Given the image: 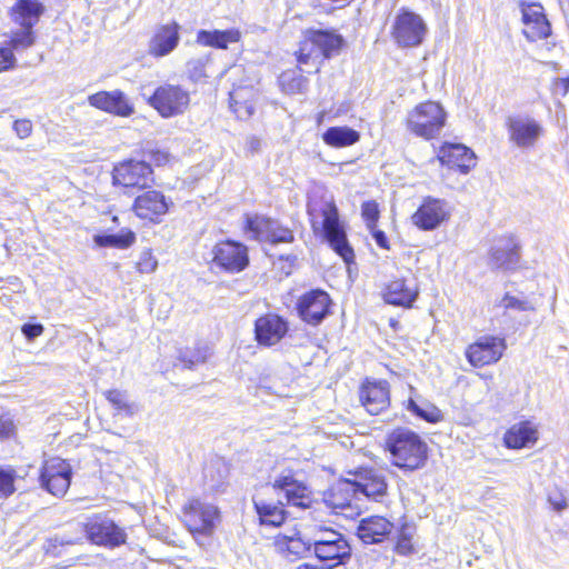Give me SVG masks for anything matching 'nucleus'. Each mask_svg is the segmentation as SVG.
Listing matches in <instances>:
<instances>
[{
	"instance_id": "1",
	"label": "nucleus",
	"mask_w": 569,
	"mask_h": 569,
	"mask_svg": "<svg viewBox=\"0 0 569 569\" xmlns=\"http://www.w3.org/2000/svg\"><path fill=\"white\" fill-rule=\"evenodd\" d=\"M308 214L313 230H321L330 248L346 263L353 261V249L348 242L346 229L339 220L338 208L332 198L323 199L322 201L310 200L308 203Z\"/></svg>"
},
{
	"instance_id": "2",
	"label": "nucleus",
	"mask_w": 569,
	"mask_h": 569,
	"mask_svg": "<svg viewBox=\"0 0 569 569\" xmlns=\"http://www.w3.org/2000/svg\"><path fill=\"white\" fill-rule=\"evenodd\" d=\"M395 466L415 470L421 467L427 459V445L419 435L407 428L391 431L386 440Z\"/></svg>"
},
{
	"instance_id": "3",
	"label": "nucleus",
	"mask_w": 569,
	"mask_h": 569,
	"mask_svg": "<svg viewBox=\"0 0 569 569\" xmlns=\"http://www.w3.org/2000/svg\"><path fill=\"white\" fill-rule=\"evenodd\" d=\"M447 120L442 106L426 101L416 106L407 117V129L417 137L430 140L440 134Z\"/></svg>"
},
{
	"instance_id": "4",
	"label": "nucleus",
	"mask_w": 569,
	"mask_h": 569,
	"mask_svg": "<svg viewBox=\"0 0 569 569\" xmlns=\"http://www.w3.org/2000/svg\"><path fill=\"white\" fill-rule=\"evenodd\" d=\"M183 521L198 543L203 546L204 542L200 539H208L213 535L220 522V512L212 503L192 499L183 507Z\"/></svg>"
},
{
	"instance_id": "5",
	"label": "nucleus",
	"mask_w": 569,
	"mask_h": 569,
	"mask_svg": "<svg viewBox=\"0 0 569 569\" xmlns=\"http://www.w3.org/2000/svg\"><path fill=\"white\" fill-rule=\"evenodd\" d=\"M343 43L341 36L327 30H308L300 44L298 62L307 64L320 58H330L337 54Z\"/></svg>"
},
{
	"instance_id": "6",
	"label": "nucleus",
	"mask_w": 569,
	"mask_h": 569,
	"mask_svg": "<svg viewBox=\"0 0 569 569\" xmlns=\"http://www.w3.org/2000/svg\"><path fill=\"white\" fill-rule=\"evenodd\" d=\"M427 33L423 19L409 10L401 9L391 26V37L401 48L417 47L422 43Z\"/></svg>"
},
{
	"instance_id": "7",
	"label": "nucleus",
	"mask_w": 569,
	"mask_h": 569,
	"mask_svg": "<svg viewBox=\"0 0 569 569\" xmlns=\"http://www.w3.org/2000/svg\"><path fill=\"white\" fill-rule=\"evenodd\" d=\"M149 104L163 118L184 113L190 104L189 91L178 84L164 83L149 98Z\"/></svg>"
},
{
	"instance_id": "8",
	"label": "nucleus",
	"mask_w": 569,
	"mask_h": 569,
	"mask_svg": "<svg viewBox=\"0 0 569 569\" xmlns=\"http://www.w3.org/2000/svg\"><path fill=\"white\" fill-rule=\"evenodd\" d=\"M87 539L96 546L114 549L126 543V529L104 516L89 518L83 525Z\"/></svg>"
},
{
	"instance_id": "9",
	"label": "nucleus",
	"mask_w": 569,
	"mask_h": 569,
	"mask_svg": "<svg viewBox=\"0 0 569 569\" xmlns=\"http://www.w3.org/2000/svg\"><path fill=\"white\" fill-rule=\"evenodd\" d=\"M451 217V208L443 199L426 197L416 212L411 216V222L419 230L432 231L439 228Z\"/></svg>"
},
{
	"instance_id": "10",
	"label": "nucleus",
	"mask_w": 569,
	"mask_h": 569,
	"mask_svg": "<svg viewBox=\"0 0 569 569\" xmlns=\"http://www.w3.org/2000/svg\"><path fill=\"white\" fill-rule=\"evenodd\" d=\"M153 182V171L146 161L129 160L113 169V183L128 189L149 188Z\"/></svg>"
},
{
	"instance_id": "11",
	"label": "nucleus",
	"mask_w": 569,
	"mask_h": 569,
	"mask_svg": "<svg viewBox=\"0 0 569 569\" xmlns=\"http://www.w3.org/2000/svg\"><path fill=\"white\" fill-rule=\"evenodd\" d=\"M71 481L70 465L58 457L47 460L40 473V485L56 497H62L67 492Z\"/></svg>"
},
{
	"instance_id": "12",
	"label": "nucleus",
	"mask_w": 569,
	"mask_h": 569,
	"mask_svg": "<svg viewBox=\"0 0 569 569\" xmlns=\"http://www.w3.org/2000/svg\"><path fill=\"white\" fill-rule=\"evenodd\" d=\"M507 128L509 140L521 149L533 148L545 132L542 124L530 116L510 117Z\"/></svg>"
},
{
	"instance_id": "13",
	"label": "nucleus",
	"mask_w": 569,
	"mask_h": 569,
	"mask_svg": "<svg viewBox=\"0 0 569 569\" xmlns=\"http://www.w3.org/2000/svg\"><path fill=\"white\" fill-rule=\"evenodd\" d=\"M506 348L503 338L486 336L467 348L466 357L473 367H483L497 362Z\"/></svg>"
},
{
	"instance_id": "14",
	"label": "nucleus",
	"mask_w": 569,
	"mask_h": 569,
	"mask_svg": "<svg viewBox=\"0 0 569 569\" xmlns=\"http://www.w3.org/2000/svg\"><path fill=\"white\" fill-rule=\"evenodd\" d=\"M330 303V297L326 291L315 289L299 298L297 309L305 322L317 326L329 313Z\"/></svg>"
},
{
	"instance_id": "15",
	"label": "nucleus",
	"mask_w": 569,
	"mask_h": 569,
	"mask_svg": "<svg viewBox=\"0 0 569 569\" xmlns=\"http://www.w3.org/2000/svg\"><path fill=\"white\" fill-rule=\"evenodd\" d=\"M247 229L256 240L271 243L292 242L293 233L281 227L276 220L256 216L247 219Z\"/></svg>"
},
{
	"instance_id": "16",
	"label": "nucleus",
	"mask_w": 569,
	"mask_h": 569,
	"mask_svg": "<svg viewBox=\"0 0 569 569\" xmlns=\"http://www.w3.org/2000/svg\"><path fill=\"white\" fill-rule=\"evenodd\" d=\"M361 405L370 415H379L390 405V388L386 380H366L359 391Z\"/></svg>"
},
{
	"instance_id": "17",
	"label": "nucleus",
	"mask_w": 569,
	"mask_h": 569,
	"mask_svg": "<svg viewBox=\"0 0 569 569\" xmlns=\"http://www.w3.org/2000/svg\"><path fill=\"white\" fill-rule=\"evenodd\" d=\"M272 488L283 493L287 503L307 508L311 502V491L309 488L291 473L283 471L276 477Z\"/></svg>"
},
{
	"instance_id": "18",
	"label": "nucleus",
	"mask_w": 569,
	"mask_h": 569,
	"mask_svg": "<svg viewBox=\"0 0 569 569\" xmlns=\"http://www.w3.org/2000/svg\"><path fill=\"white\" fill-rule=\"evenodd\" d=\"M213 261L230 272L243 270L249 262L247 248L234 241L218 243L213 249Z\"/></svg>"
},
{
	"instance_id": "19",
	"label": "nucleus",
	"mask_w": 569,
	"mask_h": 569,
	"mask_svg": "<svg viewBox=\"0 0 569 569\" xmlns=\"http://www.w3.org/2000/svg\"><path fill=\"white\" fill-rule=\"evenodd\" d=\"M170 204L172 202L163 193L149 190L136 198L132 209L140 219L158 222L168 212Z\"/></svg>"
},
{
	"instance_id": "20",
	"label": "nucleus",
	"mask_w": 569,
	"mask_h": 569,
	"mask_svg": "<svg viewBox=\"0 0 569 569\" xmlns=\"http://www.w3.org/2000/svg\"><path fill=\"white\" fill-rule=\"evenodd\" d=\"M88 102L91 107L118 117H130L134 112L133 106L120 90L99 91L89 96Z\"/></svg>"
},
{
	"instance_id": "21",
	"label": "nucleus",
	"mask_w": 569,
	"mask_h": 569,
	"mask_svg": "<svg viewBox=\"0 0 569 569\" xmlns=\"http://www.w3.org/2000/svg\"><path fill=\"white\" fill-rule=\"evenodd\" d=\"M288 322L278 315L268 313L256 320L254 333L259 345H277L288 332Z\"/></svg>"
},
{
	"instance_id": "22",
	"label": "nucleus",
	"mask_w": 569,
	"mask_h": 569,
	"mask_svg": "<svg viewBox=\"0 0 569 569\" xmlns=\"http://www.w3.org/2000/svg\"><path fill=\"white\" fill-rule=\"evenodd\" d=\"M438 159L449 168H456L461 173H468L476 166L475 152L461 143H445L438 152Z\"/></svg>"
},
{
	"instance_id": "23",
	"label": "nucleus",
	"mask_w": 569,
	"mask_h": 569,
	"mask_svg": "<svg viewBox=\"0 0 569 569\" xmlns=\"http://www.w3.org/2000/svg\"><path fill=\"white\" fill-rule=\"evenodd\" d=\"M357 495H363L368 499L379 501L387 495V482L381 472L373 469H365L350 479Z\"/></svg>"
},
{
	"instance_id": "24",
	"label": "nucleus",
	"mask_w": 569,
	"mask_h": 569,
	"mask_svg": "<svg viewBox=\"0 0 569 569\" xmlns=\"http://www.w3.org/2000/svg\"><path fill=\"white\" fill-rule=\"evenodd\" d=\"M521 11L522 22L525 24L523 34L529 41L546 39L550 36V23L540 4L531 3L523 6Z\"/></svg>"
},
{
	"instance_id": "25",
	"label": "nucleus",
	"mask_w": 569,
	"mask_h": 569,
	"mask_svg": "<svg viewBox=\"0 0 569 569\" xmlns=\"http://www.w3.org/2000/svg\"><path fill=\"white\" fill-rule=\"evenodd\" d=\"M520 260L519 246L513 238L498 240L490 250L488 264L497 270H512Z\"/></svg>"
},
{
	"instance_id": "26",
	"label": "nucleus",
	"mask_w": 569,
	"mask_h": 569,
	"mask_svg": "<svg viewBox=\"0 0 569 569\" xmlns=\"http://www.w3.org/2000/svg\"><path fill=\"white\" fill-rule=\"evenodd\" d=\"M393 530V523L381 516L362 518L357 528L359 539L365 543L382 542Z\"/></svg>"
},
{
	"instance_id": "27",
	"label": "nucleus",
	"mask_w": 569,
	"mask_h": 569,
	"mask_svg": "<svg viewBox=\"0 0 569 569\" xmlns=\"http://www.w3.org/2000/svg\"><path fill=\"white\" fill-rule=\"evenodd\" d=\"M179 24L176 22L159 27L149 42V53L160 58L171 53L180 41Z\"/></svg>"
},
{
	"instance_id": "28",
	"label": "nucleus",
	"mask_w": 569,
	"mask_h": 569,
	"mask_svg": "<svg viewBox=\"0 0 569 569\" xmlns=\"http://www.w3.org/2000/svg\"><path fill=\"white\" fill-rule=\"evenodd\" d=\"M315 556L329 568L345 565L351 558V548L347 539L342 536L332 542L318 546L313 550Z\"/></svg>"
},
{
	"instance_id": "29",
	"label": "nucleus",
	"mask_w": 569,
	"mask_h": 569,
	"mask_svg": "<svg viewBox=\"0 0 569 569\" xmlns=\"http://www.w3.org/2000/svg\"><path fill=\"white\" fill-rule=\"evenodd\" d=\"M538 440V429L530 421H521L510 427L505 433L503 441L508 448H530Z\"/></svg>"
},
{
	"instance_id": "30",
	"label": "nucleus",
	"mask_w": 569,
	"mask_h": 569,
	"mask_svg": "<svg viewBox=\"0 0 569 569\" xmlns=\"http://www.w3.org/2000/svg\"><path fill=\"white\" fill-rule=\"evenodd\" d=\"M418 290L405 279H396L387 284L383 299L387 303L409 308L417 299Z\"/></svg>"
},
{
	"instance_id": "31",
	"label": "nucleus",
	"mask_w": 569,
	"mask_h": 569,
	"mask_svg": "<svg viewBox=\"0 0 569 569\" xmlns=\"http://www.w3.org/2000/svg\"><path fill=\"white\" fill-rule=\"evenodd\" d=\"M241 37V31L236 28L228 30H200L197 33V42L201 46L226 50L229 44L238 43Z\"/></svg>"
},
{
	"instance_id": "32",
	"label": "nucleus",
	"mask_w": 569,
	"mask_h": 569,
	"mask_svg": "<svg viewBox=\"0 0 569 569\" xmlns=\"http://www.w3.org/2000/svg\"><path fill=\"white\" fill-rule=\"evenodd\" d=\"M252 500L261 525L279 527L283 523L286 511L282 507V502H268L260 493L254 495Z\"/></svg>"
},
{
	"instance_id": "33",
	"label": "nucleus",
	"mask_w": 569,
	"mask_h": 569,
	"mask_svg": "<svg viewBox=\"0 0 569 569\" xmlns=\"http://www.w3.org/2000/svg\"><path fill=\"white\" fill-rule=\"evenodd\" d=\"M357 496L355 485L350 479H342L335 483L325 496L326 503L335 510L350 507Z\"/></svg>"
},
{
	"instance_id": "34",
	"label": "nucleus",
	"mask_w": 569,
	"mask_h": 569,
	"mask_svg": "<svg viewBox=\"0 0 569 569\" xmlns=\"http://www.w3.org/2000/svg\"><path fill=\"white\" fill-rule=\"evenodd\" d=\"M276 550L283 556L302 557L311 550L310 539L300 535H279L274 540Z\"/></svg>"
},
{
	"instance_id": "35",
	"label": "nucleus",
	"mask_w": 569,
	"mask_h": 569,
	"mask_svg": "<svg viewBox=\"0 0 569 569\" xmlns=\"http://www.w3.org/2000/svg\"><path fill=\"white\" fill-rule=\"evenodd\" d=\"M253 96V89L251 86H239L230 91V107L240 119L249 118L253 111L254 106L250 101Z\"/></svg>"
},
{
	"instance_id": "36",
	"label": "nucleus",
	"mask_w": 569,
	"mask_h": 569,
	"mask_svg": "<svg viewBox=\"0 0 569 569\" xmlns=\"http://www.w3.org/2000/svg\"><path fill=\"white\" fill-rule=\"evenodd\" d=\"M16 21L21 27L32 28L43 12V7L36 0H19L12 8Z\"/></svg>"
},
{
	"instance_id": "37",
	"label": "nucleus",
	"mask_w": 569,
	"mask_h": 569,
	"mask_svg": "<svg viewBox=\"0 0 569 569\" xmlns=\"http://www.w3.org/2000/svg\"><path fill=\"white\" fill-rule=\"evenodd\" d=\"M359 139V132L349 127H331L322 134L325 143L336 148L352 146Z\"/></svg>"
},
{
	"instance_id": "38",
	"label": "nucleus",
	"mask_w": 569,
	"mask_h": 569,
	"mask_svg": "<svg viewBox=\"0 0 569 569\" xmlns=\"http://www.w3.org/2000/svg\"><path fill=\"white\" fill-rule=\"evenodd\" d=\"M93 241L99 247L127 249L136 241V234L131 230L122 229L116 234H96Z\"/></svg>"
},
{
	"instance_id": "39",
	"label": "nucleus",
	"mask_w": 569,
	"mask_h": 569,
	"mask_svg": "<svg viewBox=\"0 0 569 569\" xmlns=\"http://www.w3.org/2000/svg\"><path fill=\"white\" fill-rule=\"evenodd\" d=\"M104 396L118 415L132 417L138 411L137 405L130 401L126 391L118 389L107 390Z\"/></svg>"
},
{
	"instance_id": "40",
	"label": "nucleus",
	"mask_w": 569,
	"mask_h": 569,
	"mask_svg": "<svg viewBox=\"0 0 569 569\" xmlns=\"http://www.w3.org/2000/svg\"><path fill=\"white\" fill-rule=\"evenodd\" d=\"M407 409L415 416L426 420L427 422L437 423L443 419V415L435 405L422 401L421 403L410 399Z\"/></svg>"
},
{
	"instance_id": "41",
	"label": "nucleus",
	"mask_w": 569,
	"mask_h": 569,
	"mask_svg": "<svg viewBox=\"0 0 569 569\" xmlns=\"http://www.w3.org/2000/svg\"><path fill=\"white\" fill-rule=\"evenodd\" d=\"M209 348L207 346H197L193 349L181 350L178 360L184 368L192 369L200 363H204L209 357Z\"/></svg>"
},
{
	"instance_id": "42",
	"label": "nucleus",
	"mask_w": 569,
	"mask_h": 569,
	"mask_svg": "<svg viewBox=\"0 0 569 569\" xmlns=\"http://www.w3.org/2000/svg\"><path fill=\"white\" fill-rule=\"evenodd\" d=\"M343 535L327 527H318L310 539V545L313 550H316V547L322 546L329 542H332V540L340 539Z\"/></svg>"
},
{
	"instance_id": "43",
	"label": "nucleus",
	"mask_w": 569,
	"mask_h": 569,
	"mask_svg": "<svg viewBox=\"0 0 569 569\" xmlns=\"http://www.w3.org/2000/svg\"><path fill=\"white\" fill-rule=\"evenodd\" d=\"M499 307L505 310L515 309L518 311H533L535 307L531 302L525 299H519L509 293H506L499 302Z\"/></svg>"
},
{
	"instance_id": "44",
	"label": "nucleus",
	"mask_w": 569,
	"mask_h": 569,
	"mask_svg": "<svg viewBox=\"0 0 569 569\" xmlns=\"http://www.w3.org/2000/svg\"><path fill=\"white\" fill-rule=\"evenodd\" d=\"M14 478L12 469L0 468V498H8L14 492Z\"/></svg>"
},
{
	"instance_id": "45",
	"label": "nucleus",
	"mask_w": 569,
	"mask_h": 569,
	"mask_svg": "<svg viewBox=\"0 0 569 569\" xmlns=\"http://www.w3.org/2000/svg\"><path fill=\"white\" fill-rule=\"evenodd\" d=\"M34 38L32 34V28L22 27V30L14 33L10 43L12 49H26L33 44Z\"/></svg>"
},
{
	"instance_id": "46",
	"label": "nucleus",
	"mask_w": 569,
	"mask_h": 569,
	"mask_svg": "<svg viewBox=\"0 0 569 569\" xmlns=\"http://www.w3.org/2000/svg\"><path fill=\"white\" fill-rule=\"evenodd\" d=\"M361 214L367 222L368 228L372 229L379 218V207L376 201H366L361 207Z\"/></svg>"
},
{
	"instance_id": "47",
	"label": "nucleus",
	"mask_w": 569,
	"mask_h": 569,
	"mask_svg": "<svg viewBox=\"0 0 569 569\" xmlns=\"http://www.w3.org/2000/svg\"><path fill=\"white\" fill-rule=\"evenodd\" d=\"M76 543V541L71 540V539H64V538H60V537H54V538H51L49 539L46 545H44V550L47 553L53 556V557H58L62 553V548L66 547V546H70V545H73Z\"/></svg>"
},
{
	"instance_id": "48",
	"label": "nucleus",
	"mask_w": 569,
	"mask_h": 569,
	"mask_svg": "<svg viewBox=\"0 0 569 569\" xmlns=\"http://www.w3.org/2000/svg\"><path fill=\"white\" fill-rule=\"evenodd\" d=\"M158 267L157 259L152 256V253L148 251H143L140 254L139 261L137 263L138 271L141 273H151Z\"/></svg>"
},
{
	"instance_id": "49",
	"label": "nucleus",
	"mask_w": 569,
	"mask_h": 569,
	"mask_svg": "<svg viewBox=\"0 0 569 569\" xmlns=\"http://www.w3.org/2000/svg\"><path fill=\"white\" fill-rule=\"evenodd\" d=\"M206 61H207V59H204V58H198V59H192L188 62V64H187L188 73H189V77L193 81H199L200 79L206 77V73H204Z\"/></svg>"
},
{
	"instance_id": "50",
	"label": "nucleus",
	"mask_w": 569,
	"mask_h": 569,
	"mask_svg": "<svg viewBox=\"0 0 569 569\" xmlns=\"http://www.w3.org/2000/svg\"><path fill=\"white\" fill-rule=\"evenodd\" d=\"M396 549H397L398 553H400V555H408L412 551L411 538L406 532V529L401 530V532L398 537Z\"/></svg>"
},
{
	"instance_id": "51",
	"label": "nucleus",
	"mask_w": 569,
	"mask_h": 569,
	"mask_svg": "<svg viewBox=\"0 0 569 569\" xmlns=\"http://www.w3.org/2000/svg\"><path fill=\"white\" fill-rule=\"evenodd\" d=\"M13 130L20 139H26L32 132V122L28 119L16 120Z\"/></svg>"
},
{
	"instance_id": "52",
	"label": "nucleus",
	"mask_w": 569,
	"mask_h": 569,
	"mask_svg": "<svg viewBox=\"0 0 569 569\" xmlns=\"http://www.w3.org/2000/svg\"><path fill=\"white\" fill-rule=\"evenodd\" d=\"M14 61L16 58L11 49H0V72L11 69Z\"/></svg>"
},
{
	"instance_id": "53",
	"label": "nucleus",
	"mask_w": 569,
	"mask_h": 569,
	"mask_svg": "<svg viewBox=\"0 0 569 569\" xmlns=\"http://www.w3.org/2000/svg\"><path fill=\"white\" fill-rule=\"evenodd\" d=\"M22 333L28 340H33L43 332V326L41 323H24L21 328Z\"/></svg>"
},
{
	"instance_id": "54",
	"label": "nucleus",
	"mask_w": 569,
	"mask_h": 569,
	"mask_svg": "<svg viewBox=\"0 0 569 569\" xmlns=\"http://www.w3.org/2000/svg\"><path fill=\"white\" fill-rule=\"evenodd\" d=\"M16 426L9 417H0V439H6L14 433Z\"/></svg>"
},
{
	"instance_id": "55",
	"label": "nucleus",
	"mask_w": 569,
	"mask_h": 569,
	"mask_svg": "<svg viewBox=\"0 0 569 569\" xmlns=\"http://www.w3.org/2000/svg\"><path fill=\"white\" fill-rule=\"evenodd\" d=\"M556 96L565 97L569 92V78H558L552 86Z\"/></svg>"
},
{
	"instance_id": "56",
	"label": "nucleus",
	"mask_w": 569,
	"mask_h": 569,
	"mask_svg": "<svg viewBox=\"0 0 569 569\" xmlns=\"http://www.w3.org/2000/svg\"><path fill=\"white\" fill-rule=\"evenodd\" d=\"M150 160L157 166H163L169 162L170 153L166 150L157 149L150 152Z\"/></svg>"
},
{
	"instance_id": "57",
	"label": "nucleus",
	"mask_w": 569,
	"mask_h": 569,
	"mask_svg": "<svg viewBox=\"0 0 569 569\" xmlns=\"http://www.w3.org/2000/svg\"><path fill=\"white\" fill-rule=\"evenodd\" d=\"M306 83H307V80L301 76L292 78L291 82L289 84V91L290 92H296V91L300 92L305 89Z\"/></svg>"
},
{
	"instance_id": "58",
	"label": "nucleus",
	"mask_w": 569,
	"mask_h": 569,
	"mask_svg": "<svg viewBox=\"0 0 569 569\" xmlns=\"http://www.w3.org/2000/svg\"><path fill=\"white\" fill-rule=\"evenodd\" d=\"M373 238L377 242V244L381 248L388 247V240L383 231L377 230L373 232Z\"/></svg>"
},
{
	"instance_id": "59",
	"label": "nucleus",
	"mask_w": 569,
	"mask_h": 569,
	"mask_svg": "<svg viewBox=\"0 0 569 569\" xmlns=\"http://www.w3.org/2000/svg\"><path fill=\"white\" fill-rule=\"evenodd\" d=\"M549 502L558 511L563 510L565 508H567V501L563 498L553 499L552 497H549Z\"/></svg>"
},
{
	"instance_id": "60",
	"label": "nucleus",
	"mask_w": 569,
	"mask_h": 569,
	"mask_svg": "<svg viewBox=\"0 0 569 569\" xmlns=\"http://www.w3.org/2000/svg\"><path fill=\"white\" fill-rule=\"evenodd\" d=\"M260 140L254 137L250 138L248 141V147L252 152L258 151L260 149Z\"/></svg>"
},
{
	"instance_id": "61",
	"label": "nucleus",
	"mask_w": 569,
	"mask_h": 569,
	"mask_svg": "<svg viewBox=\"0 0 569 569\" xmlns=\"http://www.w3.org/2000/svg\"><path fill=\"white\" fill-rule=\"evenodd\" d=\"M297 569H323V568H319V567H316V566H311L309 563H302L300 565Z\"/></svg>"
},
{
	"instance_id": "62",
	"label": "nucleus",
	"mask_w": 569,
	"mask_h": 569,
	"mask_svg": "<svg viewBox=\"0 0 569 569\" xmlns=\"http://www.w3.org/2000/svg\"><path fill=\"white\" fill-rule=\"evenodd\" d=\"M232 70H233V72L238 73V72L241 71V67L240 66H236V67H233Z\"/></svg>"
}]
</instances>
